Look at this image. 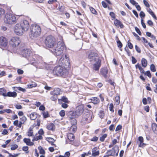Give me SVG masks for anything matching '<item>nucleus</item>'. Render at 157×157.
<instances>
[{"label":"nucleus","instance_id":"680f3d73","mask_svg":"<svg viewBox=\"0 0 157 157\" xmlns=\"http://www.w3.org/2000/svg\"><path fill=\"white\" fill-rule=\"evenodd\" d=\"M135 47L137 52L139 53H140L141 52V50L139 48V47L136 45L135 46Z\"/></svg>","mask_w":157,"mask_h":157},{"label":"nucleus","instance_id":"69168bd1","mask_svg":"<svg viewBox=\"0 0 157 157\" xmlns=\"http://www.w3.org/2000/svg\"><path fill=\"white\" fill-rule=\"evenodd\" d=\"M56 0H49L48 3L49 4H52L56 2Z\"/></svg>","mask_w":157,"mask_h":157},{"label":"nucleus","instance_id":"7ed1b4c3","mask_svg":"<svg viewBox=\"0 0 157 157\" xmlns=\"http://www.w3.org/2000/svg\"><path fill=\"white\" fill-rule=\"evenodd\" d=\"M66 67L60 65L56 66L54 69L53 73L57 76H64L67 73Z\"/></svg>","mask_w":157,"mask_h":157},{"label":"nucleus","instance_id":"e433bc0d","mask_svg":"<svg viewBox=\"0 0 157 157\" xmlns=\"http://www.w3.org/2000/svg\"><path fill=\"white\" fill-rule=\"evenodd\" d=\"M17 90H18L23 92H25L26 91V90L25 89L23 88L20 87H16L15 90L17 91Z\"/></svg>","mask_w":157,"mask_h":157},{"label":"nucleus","instance_id":"c9c22d12","mask_svg":"<svg viewBox=\"0 0 157 157\" xmlns=\"http://www.w3.org/2000/svg\"><path fill=\"white\" fill-rule=\"evenodd\" d=\"M52 96L50 97V99L53 101L56 100L58 98V96L55 95H51Z\"/></svg>","mask_w":157,"mask_h":157},{"label":"nucleus","instance_id":"4c0bfd02","mask_svg":"<svg viewBox=\"0 0 157 157\" xmlns=\"http://www.w3.org/2000/svg\"><path fill=\"white\" fill-rule=\"evenodd\" d=\"M150 70H151L153 72H155L156 71L155 69V67L153 64H151L150 66Z\"/></svg>","mask_w":157,"mask_h":157},{"label":"nucleus","instance_id":"de8ad7c7","mask_svg":"<svg viewBox=\"0 0 157 157\" xmlns=\"http://www.w3.org/2000/svg\"><path fill=\"white\" fill-rule=\"evenodd\" d=\"M100 117L101 118H103L104 116V113L103 111H101L99 114Z\"/></svg>","mask_w":157,"mask_h":157},{"label":"nucleus","instance_id":"774afa93","mask_svg":"<svg viewBox=\"0 0 157 157\" xmlns=\"http://www.w3.org/2000/svg\"><path fill=\"white\" fill-rule=\"evenodd\" d=\"M98 137L96 136H94L92 138L91 140V141H96L98 140Z\"/></svg>","mask_w":157,"mask_h":157},{"label":"nucleus","instance_id":"ea45409f","mask_svg":"<svg viewBox=\"0 0 157 157\" xmlns=\"http://www.w3.org/2000/svg\"><path fill=\"white\" fill-rule=\"evenodd\" d=\"M107 136V135L106 134H103L101 137H100V140L102 142L103 141L105 138H106Z\"/></svg>","mask_w":157,"mask_h":157},{"label":"nucleus","instance_id":"f8f14e48","mask_svg":"<svg viewBox=\"0 0 157 157\" xmlns=\"http://www.w3.org/2000/svg\"><path fill=\"white\" fill-rule=\"evenodd\" d=\"M25 31H27L29 29V25L28 21L26 20L21 21L19 23Z\"/></svg>","mask_w":157,"mask_h":157},{"label":"nucleus","instance_id":"20e7f679","mask_svg":"<svg viewBox=\"0 0 157 157\" xmlns=\"http://www.w3.org/2000/svg\"><path fill=\"white\" fill-rule=\"evenodd\" d=\"M5 22L9 24H13L16 22L15 16L11 13H6L4 18Z\"/></svg>","mask_w":157,"mask_h":157},{"label":"nucleus","instance_id":"393cba45","mask_svg":"<svg viewBox=\"0 0 157 157\" xmlns=\"http://www.w3.org/2000/svg\"><path fill=\"white\" fill-rule=\"evenodd\" d=\"M58 100L59 103L60 104L62 103V101L65 103H66L68 101L67 98L64 96L61 99H59Z\"/></svg>","mask_w":157,"mask_h":157},{"label":"nucleus","instance_id":"2eb2a0df","mask_svg":"<svg viewBox=\"0 0 157 157\" xmlns=\"http://www.w3.org/2000/svg\"><path fill=\"white\" fill-rule=\"evenodd\" d=\"M83 111V108L81 107L78 106L77 108V109L76 111L75 112V113H76V114L77 117H78L79 116L81 115L82 114Z\"/></svg>","mask_w":157,"mask_h":157},{"label":"nucleus","instance_id":"4468645a","mask_svg":"<svg viewBox=\"0 0 157 157\" xmlns=\"http://www.w3.org/2000/svg\"><path fill=\"white\" fill-rule=\"evenodd\" d=\"M93 69L96 71H98L101 66V61L100 60L94 63Z\"/></svg>","mask_w":157,"mask_h":157},{"label":"nucleus","instance_id":"bb28decb","mask_svg":"<svg viewBox=\"0 0 157 157\" xmlns=\"http://www.w3.org/2000/svg\"><path fill=\"white\" fill-rule=\"evenodd\" d=\"M152 128L155 133H157V125L155 123H152L151 125Z\"/></svg>","mask_w":157,"mask_h":157},{"label":"nucleus","instance_id":"c85d7f7f","mask_svg":"<svg viewBox=\"0 0 157 157\" xmlns=\"http://www.w3.org/2000/svg\"><path fill=\"white\" fill-rule=\"evenodd\" d=\"M30 118L31 120H34L36 119L37 117L36 114L35 113H31L30 115Z\"/></svg>","mask_w":157,"mask_h":157},{"label":"nucleus","instance_id":"f704fd0d","mask_svg":"<svg viewBox=\"0 0 157 157\" xmlns=\"http://www.w3.org/2000/svg\"><path fill=\"white\" fill-rule=\"evenodd\" d=\"M38 149V150H39L40 151V154H45V151L41 146H40L39 147Z\"/></svg>","mask_w":157,"mask_h":157},{"label":"nucleus","instance_id":"72a5a7b5","mask_svg":"<svg viewBox=\"0 0 157 157\" xmlns=\"http://www.w3.org/2000/svg\"><path fill=\"white\" fill-rule=\"evenodd\" d=\"M42 136H41V135H39L38 136H36V137H35V138H34L33 140V141H34L35 140L37 141L39 140H41L42 139Z\"/></svg>","mask_w":157,"mask_h":157},{"label":"nucleus","instance_id":"13d9d810","mask_svg":"<svg viewBox=\"0 0 157 157\" xmlns=\"http://www.w3.org/2000/svg\"><path fill=\"white\" fill-rule=\"evenodd\" d=\"M140 16L141 18H142L145 16V14L143 11H141L140 13Z\"/></svg>","mask_w":157,"mask_h":157},{"label":"nucleus","instance_id":"a18cd8bd","mask_svg":"<svg viewBox=\"0 0 157 157\" xmlns=\"http://www.w3.org/2000/svg\"><path fill=\"white\" fill-rule=\"evenodd\" d=\"M33 130L31 129H29L28 132V136H32L33 135Z\"/></svg>","mask_w":157,"mask_h":157},{"label":"nucleus","instance_id":"7c9ffc66","mask_svg":"<svg viewBox=\"0 0 157 157\" xmlns=\"http://www.w3.org/2000/svg\"><path fill=\"white\" fill-rule=\"evenodd\" d=\"M37 86V84L35 82H33L31 84H29L27 85L28 87L29 88H32L34 87Z\"/></svg>","mask_w":157,"mask_h":157},{"label":"nucleus","instance_id":"9b49d317","mask_svg":"<svg viewBox=\"0 0 157 157\" xmlns=\"http://www.w3.org/2000/svg\"><path fill=\"white\" fill-rule=\"evenodd\" d=\"M20 43V40L18 37H13L10 41V44L13 47L17 46Z\"/></svg>","mask_w":157,"mask_h":157},{"label":"nucleus","instance_id":"a19ab883","mask_svg":"<svg viewBox=\"0 0 157 157\" xmlns=\"http://www.w3.org/2000/svg\"><path fill=\"white\" fill-rule=\"evenodd\" d=\"M70 120H71V124H72V125H76L77 122L75 118L72 119Z\"/></svg>","mask_w":157,"mask_h":157},{"label":"nucleus","instance_id":"c03bdc74","mask_svg":"<svg viewBox=\"0 0 157 157\" xmlns=\"http://www.w3.org/2000/svg\"><path fill=\"white\" fill-rule=\"evenodd\" d=\"M90 9L91 13L94 14H96L97 12L94 8L92 7H90Z\"/></svg>","mask_w":157,"mask_h":157},{"label":"nucleus","instance_id":"09e8293b","mask_svg":"<svg viewBox=\"0 0 157 157\" xmlns=\"http://www.w3.org/2000/svg\"><path fill=\"white\" fill-rule=\"evenodd\" d=\"M135 29L136 32L139 34V35H141V33L138 28L137 27H135Z\"/></svg>","mask_w":157,"mask_h":157},{"label":"nucleus","instance_id":"49530a36","mask_svg":"<svg viewBox=\"0 0 157 157\" xmlns=\"http://www.w3.org/2000/svg\"><path fill=\"white\" fill-rule=\"evenodd\" d=\"M59 114L62 117L64 116L65 115V111L64 110H61L59 112Z\"/></svg>","mask_w":157,"mask_h":157},{"label":"nucleus","instance_id":"4d7b16f0","mask_svg":"<svg viewBox=\"0 0 157 157\" xmlns=\"http://www.w3.org/2000/svg\"><path fill=\"white\" fill-rule=\"evenodd\" d=\"M132 63L133 64H135L137 62L136 59L133 56L132 57Z\"/></svg>","mask_w":157,"mask_h":157},{"label":"nucleus","instance_id":"f257e3e1","mask_svg":"<svg viewBox=\"0 0 157 157\" xmlns=\"http://www.w3.org/2000/svg\"><path fill=\"white\" fill-rule=\"evenodd\" d=\"M65 48V44L63 41H59L52 48L51 52L56 56L61 55Z\"/></svg>","mask_w":157,"mask_h":157},{"label":"nucleus","instance_id":"8fccbe9b","mask_svg":"<svg viewBox=\"0 0 157 157\" xmlns=\"http://www.w3.org/2000/svg\"><path fill=\"white\" fill-rule=\"evenodd\" d=\"M17 147L18 146L17 144H14L12 146L11 149L12 150H14L16 149Z\"/></svg>","mask_w":157,"mask_h":157},{"label":"nucleus","instance_id":"bf43d9fd","mask_svg":"<svg viewBox=\"0 0 157 157\" xmlns=\"http://www.w3.org/2000/svg\"><path fill=\"white\" fill-rule=\"evenodd\" d=\"M128 46L130 49H132L133 48V46L131 42H128Z\"/></svg>","mask_w":157,"mask_h":157},{"label":"nucleus","instance_id":"aec40b11","mask_svg":"<svg viewBox=\"0 0 157 157\" xmlns=\"http://www.w3.org/2000/svg\"><path fill=\"white\" fill-rule=\"evenodd\" d=\"M60 89L59 88H56L54 90L50 92L51 95H55L58 96L60 94Z\"/></svg>","mask_w":157,"mask_h":157},{"label":"nucleus","instance_id":"37998d69","mask_svg":"<svg viewBox=\"0 0 157 157\" xmlns=\"http://www.w3.org/2000/svg\"><path fill=\"white\" fill-rule=\"evenodd\" d=\"M144 73L145 75H147L149 78H151V75L149 71H147L145 72H144Z\"/></svg>","mask_w":157,"mask_h":157},{"label":"nucleus","instance_id":"e2e57ef3","mask_svg":"<svg viewBox=\"0 0 157 157\" xmlns=\"http://www.w3.org/2000/svg\"><path fill=\"white\" fill-rule=\"evenodd\" d=\"M114 125L113 124L111 125L109 127V129L110 131H113L114 130Z\"/></svg>","mask_w":157,"mask_h":157},{"label":"nucleus","instance_id":"5701e85b","mask_svg":"<svg viewBox=\"0 0 157 157\" xmlns=\"http://www.w3.org/2000/svg\"><path fill=\"white\" fill-rule=\"evenodd\" d=\"M91 102L94 104H97L100 102V100L97 97H93L91 99Z\"/></svg>","mask_w":157,"mask_h":157},{"label":"nucleus","instance_id":"412c9836","mask_svg":"<svg viewBox=\"0 0 157 157\" xmlns=\"http://www.w3.org/2000/svg\"><path fill=\"white\" fill-rule=\"evenodd\" d=\"M138 140L140 142L139 147H144L146 144L144 143V138L142 136H139L138 138Z\"/></svg>","mask_w":157,"mask_h":157},{"label":"nucleus","instance_id":"864d4df0","mask_svg":"<svg viewBox=\"0 0 157 157\" xmlns=\"http://www.w3.org/2000/svg\"><path fill=\"white\" fill-rule=\"evenodd\" d=\"M43 114L44 118H46L48 117V112H44Z\"/></svg>","mask_w":157,"mask_h":157},{"label":"nucleus","instance_id":"cd10ccee","mask_svg":"<svg viewBox=\"0 0 157 157\" xmlns=\"http://www.w3.org/2000/svg\"><path fill=\"white\" fill-rule=\"evenodd\" d=\"M141 64L142 66L144 67H146L147 65V62L144 58H142L141 60Z\"/></svg>","mask_w":157,"mask_h":157},{"label":"nucleus","instance_id":"6e6d98bb","mask_svg":"<svg viewBox=\"0 0 157 157\" xmlns=\"http://www.w3.org/2000/svg\"><path fill=\"white\" fill-rule=\"evenodd\" d=\"M143 2L146 7H149L150 6V5L149 3L146 0H144Z\"/></svg>","mask_w":157,"mask_h":157},{"label":"nucleus","instance_id":"dca6fc26","mask_svg":"<svg viewBox=\"0 0 157 157\" xmlns=\"http://www.w3.org/2000/svg\"><path fill=\"white\" fill-rule=\"evenodd\" d=\"M100 72L101 74L105 78L107 77V74L108 73V70L106 67H105L102 68L101 71Z\"/></svg>","mask_w":157,"mask_h":157},{"label":"nucleus","instance_id":"603ef678","mask_svg":"<svg viewBox=\"0 0 157 157\" xmlns=\"http://www.w3.org/2000/svg\"><path fill=\"white\" fill-rule=\"evenodd\" d=\"M113 105L112 103H111L109 105V110L112 112H114L113 109Z\"/></svg>","mask_w":157,"mask_h":157},{"label":"nucleus","instance_id":"f03ea898","mask_svg":"<svg viewBox=\"0 0 157 157\" xmlns=\"http://www.w3.org/2000/svg\"><path fill=\"white\" fill-rule=\"evenodd\" d=\"M41 33V29L39 25L34 24L31 25L29 36L31 38L38 37L40 36Z\"/></svg>","mask_w":157,"mask_h":157},{"label":"nucleus","instance_id":"6e6552de","mask_svg":"<svg viewBox=\"0 0 157 157\" xmlns=\"http://www.w3.org/2000/svg\"><path fill=\"white\" fill-rule=\"evenodd\" d=\"M14 33L18 35H22L25 31L19 23L17 24L14 28Z\"/></svg>","mask_w":157,"mask_h":157},{"label":"nucleus","instance_id":"473e14b6","mask_svg":"<svg viewBox=\"0 0 157 157\" xmlns=\"http://www.w3.org/2000/svg\"><path fill=\"white\" fill-rule=\"evenodd\" d=\"M64 9V7L63 6H59L57 8V10H59L61 13H62L64 12L65 10Z\"/></svg>","mask_w":157,"mask_h":157},{"label":"nucleus","instance_id":"f3484780","mask_svg":"<svg viewBox=\"0 0 157 157\" xmlns=\"http://www.w3.org/2000/svg\"><path fill=\"white\" fill-rule=\"evenodd\" d=\"M92 155L94 157L98 156L99 154V151L98 150L97 147H95L92 150Z\"/></svg>","mask_w":157,"mask_h":157},{"label":"nucleus","instance_id":"39448f33","mask_svg":"<svg viewBox=\"0 0 157 157\" xmlns=\"http://www.w3.org/2000/svg\"><path fill=\"white\" fill-rule=\"evenodd\" d=\"M46 46L52 48L56 44V39L53 36L50 35L46 37L44 41Z\"/></svg>","mask_w":157,"mask_h":157},{"label":"nucleus","instance_id":"a211bd4d","mask_svg":"<svg viewBox=\"0 0 157 157\" xmlns=\"http://www.w3.org/2000/svg\"><path fill=\"white\" fill-rule=\"evenodd\" d=\"M114 23L115 25L117 27H120L122 29L124 27V25L121 22L117 19H116L114 21Z\"/></svg>","mask_w":157,"mask_h":157},{"label":"nucleus","instance_id":"052dcab7","mask_svg":"<svg viewBox=\"0 0 157 157\" xmlns=\"http://www.w3.org/2000/svg\"><path fill=\"white\" fill-rule=\"evenodd\" d=\"M130 2L132 5H134L135 6L138 4V3L136 2L134 0H130Z\"/></svg>","mask_w":157,"mask_h":157},{"label":"nucleus","instance_id":"6ab92c4d","mask_svg":"<svg viewBox=\"0 0 157 157\" xmlns=\"http://www.w3.org/2000/svg\"><path fill=\"white\" fill-rule=\"evenodd\" d=\"M68 116L70 120L77 117L75 112L72 111H70L68 113Z\"/></svg>","mask_w":157,"mask_h":157},{"label":"nucleus","instance_id":"2f4dec72","mask_svg":"<svg viewBox=\"0 0 157 157\" xmlns=\"http://www.w3.org/2000/svg\"><path fill=\"white\" fill-rule=\"evenodd\" d=\"M76 125H72L71 126V127L70 130L71 132H75L76 130Z\"/></svg>","mask_w":157,"mask_h":157},{"label":"nucleus","instance_id":"5fc2aeb1","mask_svg":"<svg viewBox=\"0 0 157 157\" xmlns=\"http://www.w3.org/2000/svg\"><path fill=\"white\" fill-rule=\"evenodd\" d=\"M122 128V126L121 125H118L116 128L115 131L116 132L118 131L121 130Z\"/></svg>","mask_w":157,"mask_h":157},{"label":"nucleus","instance_id":"423d86ee","mask_svg":"<svg viewBox=\"0 0 157 157\" xmlns=\"http://www.w3.org/2000/svg\"><path fill=\"white\" fill-rule=\"evenodd\" d=\"M21 54L23 57L27 59L29 61L34 60V59L32 56V52L29 49H26L22 50Z\"/></svg>","mask_w":157,"mask_h":157},{"label":"nucleus","instance_id":"9d476101","mask_svg":"<svg viewBox=\"0 0 157 157\" xmlns=\"http://www.w3.org/2000/svg\"><path fill=\"white\" fill-rule=\"evenodd\" d=\"M88 59L92 63L100 60L98 54L94 52H91L88 56Z\"/></svg>","mask_w":157,"mask_h":157},{"label":"nucleus","instance_id":"58836bf2","mask_svg":"<svg viewBox=\"0 0 157 157\" xmlns=\"http://www.w3.org/2000/svg\"><path fill=\"white\" fill-rule=\"evenodd\" d=\"M115 101L116 105H117L120 103V97L119 96H116L115 98Z\"/></svg>","mask_w":157,"mask_h":157},{"label":"nucleus","instance_id":"4be33fe9","mask_svg":"<svg viewBox=\"0 0 157 157\" xmlns=\"http://www.w3.org/2000/svg\"><path fill=\"white\" fill-rule=\"evenodd\" d=\"M23 141L27 145L32 146L34 144L33 143L31 142V140L29 139L24 138L23 140Z\"/></svg>","mask_w":157,"mask_h":157},{"label":"nucleus","instance_id":"1a4fd4ad","mask_svg":"<svg viewBox=\"0 0 157 157\" xmlns=\"http://www.w3.org/2000/svg\"><path fill=\"white\" fill-rule=\"evenodd\" d=\"M119 151V147H118L115 146L111 150L107 151V153L108 156H117L118 155Z\"/></svg>","mask_w":157,"mask_h":157},{"label":"nucleus","instance_id":"79ce46f5","mask_svg":"<svg viewBox=\"0 0 157 157\" xmlns=\"http://www.w3.org/2000/svg\"><path fill=\"white\" fill-rule=\"evenodd\" d=\"M117 43L118 47L120 48H121L122 47V44L121 41L119 40H118L117 41Z\"/></svg>","mask_w":157,"mask_h":157},{"label":"nucleus","instance_id":"0e129e2a","mask_svg":"<svg viewBox=\"0 0 157 157\" xmlns=\"http://www.w3.org/2000/svg\"><path fill=\"white\" fill-rule=\"evenodd\" d=\"M26 120V118L25 116H23L22 117L20 118V121L22 122H23L24 123Z\"/></svg>","mask_w":157,"mask_h":157},{"label":"nucleus","instance_id":"0eeeda50","mask_svg":"<svg viewBox=\"0 0 157 157\" xmlns=\"http://www.w3.org/2000/svg\"><path fill=\"white\" fill-rule=\"evenodd\" d=\"M59 65L64 67L68 66L70 65V63L68 61L66 55H63L61 58L59 59Z\"/></svg>","mask_w":157,"mask_h":157},{"label":"nucleus","instance_id":"c756f323","mask_svg":"<svg viewBox=\"0 0 157 157\" xmlns=\"http://www.w3.org/2000/svg\"><path fill=\"white\" fill-rule=\"evenodd\" d=\"M67 137L68 139L71 141H73L74 140L75 136L72 133H69L67 135Z\"/></svg>","mask_w":157,"mask_h":157},{"label":"nucleus","instance_id":"a878e982","mask_svg":"<svg viewBox=\"0 0 157 157\" xmlns=\"http://www.w3.org/2000/svg\"><path fill=\"white\" fill-rule=\"evenodd\" d=\"M7 95L9 97L15 98L17 96V93L15 92H9L7 93Z\"/></svg>","mask_w":157,"mask_h":157},{"label":"nucleus","instance_id":"b1692460","mask_svg":"<svg viewBox=\"0 0 157 157\" xmlns=\"http://www.w3.org/2000/svg\"><path fill=\"white\" fill-rule=\"evenodd\" d=\"M47 128L49 130L53 131L55 129V126L53 124L50 123L48 125Z\"/></svg>","mask_w":157,"mask_h":157},{"label":"nucleus","instance_id":"ddd939ff","mask_svg":"<svg viewBox=\"0 0 157 157\" xmlns=\"http://www.w3.org/2000/svg\"><path fill=\"white\" fill-rule=\"evenodd\" d=\"M7 44L6 39L3 36L0 37V46L5 47Z\"/></svg>","mask_w":157,"mask_h":157},{"label":"nucleus","instance_id":"3c124183","mask_svg":"<svg viewBox=\"0 0 157 157\" xmlns=\"http://www.w3.org/2000/svg\"><path fill=\"white\" fill-rule=\"evenodd\" d=\"M132 33H133V35L137 39V40H141L140 38V37L138 36V35L137 34H136V33H135L134 32Z\"/></svg>","mask_w":157,"mask_h":157},{"label":"nucleus","instance_id":"338daca9","mask_svg":"<svg viewBox=\"0 0 157 157\" xmlns=\"http://www.w3.org/2000/svg\"><path fill=\"white\" fill-rule=\"evenodd\" d=\"M101 4L102 6L104 8H106L107 7V4L104 1H102L101 2Z\"/></svg>","mask_w":157,"mask_h":157}]
</instances>
